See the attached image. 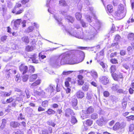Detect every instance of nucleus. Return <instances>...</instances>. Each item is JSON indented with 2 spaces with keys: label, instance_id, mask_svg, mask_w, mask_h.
I'll return each instance as SVG.
<instances>
[{
  "label": "nucleus",
  "instance_id": "f257e3e1",
  "mask_svg": "<svg viewBox=\"0 0 134 134\" xmlns=\"http://www.w3.org/2000/svg\"><path fill=\"white\" fill-rule=\"evenodd\" d=\"M100 27V24L99 23L95 25V27L93 26L91 27V29L88 33L83 36L82 33H80L79 34L77 33L76 31L72 27L66 28L65 30L68 33L72 36H74L79 38L83 39L88 41L92 40L95 38V36L97 33V30H99Z\"/></svg>",
  "mask_w": 134,
  "mask_h": 134
},
{
  "label": "nucleus",
  "instance_id": "f03ea898",
  "mask_svg": "<svg viewBox=\"0 0 134 134\" xmlns=\"http://www.w3.org/2000/svg\"><path fill=\"white\" fill-rule=\"evenodd\" d=\"M118 8V11H116L115 13V15L118 19L120 20L125 16L126 12L124 13L125 11L123 4H120L119 5Z\"/></svg>",
  "mask_w": 134,
  "mask_h": 134
},
{
  "label": "nucleus",
  "instance_id": "7ed1b4c3",
  "mask_svg": "<svg viewBox=\"0 0 134 134\" xmlns=\"http://www.w3.org/2000/svg\"><path fill=\"white\" fill-rule=\"evenodd\" d=\"M62 62V64H67L69 59H70V55L68 53H64L59 56Z\"/></svg>",
  "mask_w": 134,
  "mask_h": 134
},
{
  "label": "nucleus",
  "instance_id": "20e7f679",
  "mask_svg": "<svg viewBox=\"0 0 134 134\" xmlns=\"http://www.w3.org/2000/svg\"><path fill=\"white\" fill-rule=\"evenodd\" d=\"M52 65L54 66H60L62 64V62L59 56L54 58L52 63Z\"/></svg>",
  "mask_w": 134,
  "mask_h": 134
},
{
  "label": "nucleus",
  "instance_id": "39448f33",
  "mask_svg": "<svg viewBox=\"0 0 134 134\" xmlns=\"http://www.w3.org/2000/svg\"><path fill=\"white\" fill-rule=\"evenodd\" d=\"M83 111V113H84V114H82L83 116L86 118L88 117V114L93 112L94 109L91 106L88 108L86 110H84Z\"/></svg>",
  "mask_w": 134,
  "mask_h": 134
},
{
  "label": "nucleus",
  "instance_id": "423d86ee",
  "mask_svg": "<svg viewBox=\"0 0 134 134\" xmlns=\"http://www.w3.org/2000/svg\"><path fill=\"white\" fill-rule=\"evenodd\" d=\"M124 126L121 124H120L119 122H117L116 123L114 126L113 129L114 130H121V132H122L124 131Z\"/></svg>",
  "mask_w": 134,
  "mask_h": 134
},
{
  "label": "nucleus",
  "instance_id": "0eeeda50",
  "mask_svg": "<svg viewBox=\"0 0 134 134\" xmlns=\"http://www.w3.org/2000/svg\"><path fill=\"white\" fill-rule=\"evenodd\" d=\"M19 69L23 74H24L28 71V67L24 64H21L19 66Z\"/></svg>",
  "mask_w": 134,
  "mask_h": 134
},
{
  "label": "nucleus",
  "instance_id": "6e6552de",
  "mask_svg": "<svg viewBox=\"0 0 134 134\" xmlns=\"http://www.w3.org/2000/svg\"><path fill=\"white\" fill-rule=\"evenodd\" d=\"M65 115L67 117H69L71 116L75 115L73 110L70 108L67 109L65 110Z\"/></svg>",
  "mask_w": 134,
  "mask_h": 134
},
{
  "label": "nucleus",
  "instance_id": "1a4fd4ad",
  "mask_svg": "<svg viewBox=\"0 0 134 134\" xmlns=\"http://www.w3.org/2000/svg\"><path fill=\"white\" fill-rule=\"evenodd\" d=\"M77 100L76 98L72 99L71 101V104L73 108L76 110L78 108V107L77 106Z\"/></svg>",
  "mask_w": 134,
  "mask_h": 134
},
{
  "label": "nucleus",
  "instance_id": "9d476101",
  "mask_svg": "<svg viewBox=\"0 0 134 134\" xmlns=\"http://www.w3.org/2000/svg\"><path fill=\"white\" fill-rule=\"evenodd\" d=\"M99 81L101 83L106 85L109 82V80L105 76H102L100 78Z\"/></svg>",
  "mask_w": 134,
  "mask_h": 134
},
{
  "label": "nucleus",
  "instance_id": "9b49d317",
  "mask_svg": "<svg viewBox=\"0 0 134 134\" xmlns=\"http://www.w3.org/2000/svg\"><path fill=\"white\" fill-rule=\"evenodd\" d=\"M55 88V86L52 84H50L48 86L46 89V91L48 92L52 93L54 92Z\"/></svg>",
  "mask_w": 134,
  "mask_h": 134
},
{
  "label": "nucleus",
  "instance_id": "f8f14e48",
  "mask_svg": "<svg viewBox=\"0 0 134 134\" xmlns=\"http://www.w3.org/2000/svg\"><path fill=\"white\" fill-rule=\"evenodd\" d=\"M122 67L127 70H130L131 64L128 62H124L122 64Z\"/></svg>",
  "mask_w": 134,
  "mask_h": 134
},
{
  "label": "nucleus",
  "instance_id": "ddd939ff",
  "mask_svg": "<svg viewBox=\"0 0 134 134\" xmlns=\"http://www.w3.org/2000/svg\"><path fill=\"white\" fill-rule=\"evenodd\" d=\"M65 18L66 21L68 23H72L74 21V18L72 16L68 15H66L65 16Z\"/></svg>",
  "mask_w": 134,
  "mask_h": 134
},
{
  "label": "nucleus",
  "instance_id": "4468645a",
  "mask_svg": "<svg viewBox=\"0 0 134 134\" xmlns=\"http://www.w3.org/2000/svg\"><path fill=\"white\" fill-rule=\"evenodd\" d=\"M77 53L80 55L79 58L80 59V62H82L84 59L85 57V54L84 53L81 51H77Z\"/></svg>",
  "mask_w": 134,
  "mask_h": 134
},
{
  "label": "nucleus",
  "instance_id": "2eb2a0df",
  "mask_svg": "<svg viewBox=\"0 0 134 134\" xmlns=\"http://www.w3.org/2000/svg\"><path fill=\"white\" fill-rule=\"evenodd\" d=\"M20 125V124L19 123L15 121H12L10 123V126L14 129L19 127Z\"/></svg>",
  "mask_w": 134,
  "mask_h": 134
},
{
  "label": "nucleus",
  "instance_id": "dca6fc26",
  "mask_svg": "<svg viewBox=\"0 0 134 134\" xmlns=\"http://www.w3.org/2000/svg\"><path fill=\"white\" fill-rule=\"evenodd\" d=\"M54 17L56 20L57 21L58 24L59 25L62 24V23L61 22L62 18L61 17H60L57 14L54 15Z\"/></svg>",
  "mask_w": 134,
  "mask_h": 134
},
{
  "label": "nucleus",
  "instance_id": "f3484780",
  "mask_svg": "<svg viewBox=\"0 0 134 134\" xmlns=\"http://www.w3.org/2000/svg\"><path fill=\"white\" fill-rule=\"evenodd\" d=\"M76 59L73 57H72L70 55V59H69L68 61V62L67 63V64H75L76 63Z\"/></svg>",
  "mask_w": 134,
  "mask_h": 134
},
{
  "label": "nucleus",
  "instance_id": "a211bd4d",
  "mask_svg": "<svg viewBox=\"0 0 134 134\" xmlns=\"http://www.w3.org/2000/svg\"><path fill=\"white\" fill-rule=\"evenodd\" d=\"M76 96L79 98H82L84 96V94L81 91H79L76 93Z\"/></svg>",
  "mask_w": 134,
  "mask_h": 134
},
{
  "label": "nucleus",
  "instance_id": "6ab92c4d",
  "mask_svg": "<svg viewBox=\"0 0 134 134\" xmlns=\"http://www.w3.org/2000/svg\"><path fill=\"white\" fill-rule=\"evenodd\" d=\"M40 83V80H37L31 84L30 87L31 88H34L37 85H39Z\"/></svg>",
  "mask_w": 134,
  "mask_h": 134
},
{
  "label": "nucleus",
  "instance_id": "aec40b11",
  "mask_svg": "<svg viewBox=\"0 0 134 134\" xmlns=\"http://www.w3.org/2000/svg\"><path fill=\"white\" fill-rule=\"evenodd\" d=\"M21 40L23 43L26 44H28L29 42V39L28 36H25L21 38Z\"/></svg>",
  "mask_w": 134,
  "mask_h": 134
},
{
  "label": "nucleus",
  "instance_id": "412c9836",
  "mask_svg": "<svg viewBox=\"0 0 134 134\" xmlns=\"http://www.w3.org/2000/svg\"><path fill=\"white\" fill-rule=\"evenodd\" d=\"M2 123L0 126V130L4 129L5 126L6 124V120L5 119H3L2 120Z\"/></svg>",
  "mask_w": 134,
  "mask_h": 134
},
{
  "label": "nucleus",
  "instance_id": "4be33fe9",
  "mask_svg": "<svg viewBox=\"0 0 134 134\" xmlns=\"http://www.w3.org/2000/svg\"><path fill=\"white\" fill-rule=\"evenodd\" d=\"M7 10L6 5H2L1 7H0V11H2V15H4L5 13H6Z\"/></svg>",
  "mask_w": 134,
  "mask_h": 134
},
{
  "label": "nucleus",
  "instance_id": "5701e85b",
  "mask_svg": "<svg viewBox=\"0 0 134 134\" xmlns=\"http://www.w3.org/2000/svg\"><path fill=\"white\" fill-rule=\"evenodd\" d=\"M5 71L6 72L5 75L6 78H9L10 76L11 72H12V70L10 69H7L5 70Z\"/></svg>",
  "mask_w": 134,
  "mask_h": 134
},
{
  "label": "nucleus",
  "instance_id": "b1692460",
  "mask_svg": "<svg viewBox=\"0 0 134 134\" xmlns=\"http://www.w3.org/2000/svg\"><path fill=\"white\" fill-rule=\"evenodd\" d=\"M106 9L107 11L109 13L112 12L113 10L112 5L110 4L107 5Z\"/></svg>",
  "mask_w": 134,
  "mask_h": 134
},
{
  "label": "nucleus",
  "instance_id": "393cba45",
  "mask_svg": "<svg viewBox=\"0 0 134 134\" xmlns=\"http://www.w3.org/2000/svg\"><path fill=\"white\" fill-rule=\"evenodd\" d=\"M21 21V20L20 19H17L14 21V26L16 27H18L20 25Z\"/></svg>",
  "mask_w": 134,
  "mask_h": 134
},
{
  "label": "nucleus",
  "instance_id": "a878e982",
  "mask_svg": "<svg viewBox=\"0 0 134 134\" xmlns=\"http://www.w3.org/2000/svg\"><path fill=\"white\" fill-rule=\"evenodd\" d=\"M77 121L76 117L73 115L71 116V122L73 124H75L77 122Z\"/></svg>",
  "mask_w": 134,
  "mask_h": 134
},
{
  "label": "nucleus",
  "instance_id": "bb28decb",
  "mask_svg": "<svg viewBox=\"0 0 134 134\" xmlns=\"http://www.w3.org/2000/svg\"><path fill=\"white\" fill-rule=\"evenodd\" d=\"M48 115L53 114L55 113V111L51 109H49L45 112Z\"/></svg>",
  "mask_w": 134,
  "mask_h": 134
},
{
  "label": "nucleus",
  "instance_id": "cd10ccee",
  "mask_svg": "<svg viewBox=\"0 0 134 134\" xmlns=\"http://www.w3.org/2000/svg\"><path fill=\"white\" fill-rule=\"evenodd\" d=\"M12 92V91L11 90L9 91V92H3V95L4 97H8L11 94Z\"/></svg>",
  "mask_w": 134,
  "mask_h": 134
},
{
  "label": "nucleus",
  "instance_id": "c85d7f7f",
  "mask_svg": "<svg viewBox=\"0 0 134 134\" xmlns=\"http://www.w3.org/2000/svg\"><path fill=\"white\" fill-rule=\"evenodd\" d=\"M75 16L76 19L78 20H81V18L82 17L81 14V13L77 12L76 13Z\"/></svg>",
  "mask_w": 134,
  "mask_h": 134
},
{
  "label": "nucleus",
  "instance_id": "c756f323",
  "mask_svg": "<svg viewBox=\"0 0 134 134\" xmlns=\"http://www.w3.org/2000/svg\"><path fill=\"white\" fill-rule=\"evenodd\" d=\"M127 38L129 40H133L134 39V34L133 33L129 34Z\"/></svg>",
  "mask_w": 134,
  "mask_h": 134
},
{
  "label": "nucleus",
  "instance_id": "7c9ffc66",
  "mask_svg": "<svg viewBox=\"0 0 134 134\" xmlns=\"http://www.w3.org/2000/svg\"><path fill=\"white\" fill-rule=\"evenodd\" d=\"M111 76L113 79L115 81H117L118 80V76L116 74L113 72Z\"/></svg>",
  "mask_w": 134,
  "mask_h": 134
},
{
  "label": "nucleus",
  "instance_id": "2f4dec72",
  "mask_svg": "<svg viewBox=\"0 0 134 134\" xmlns=\"http://www.w3.org/2000/svg\"><path fill=\"white\" fill-rule=\"evenodd\" d=\"M110 99L113 102H116L118 101V98L114 95H112L110 97Z\"/></svg>",
  "mask_w": 134,
  "mask_h": 134
},
{
  "label": "nucleus",
  "instance_id": "473e14b6",
  "mask_svg": "<svg viewBox=\"0 0 134 134\" xmlns=\"http://www.w3.org/2000/svg\"><path fill=\"white\" fill-rule=\"evenodd\" d=\"M37 75L34 74L32 75L30 79V82H32L34 81L37 78Z\"/></svg>",
  "mask_w": 134,
  "mask_h": 134
},
{
  "label": "nucleus",
  "instance_id": "72a5a7b5",
  "mask_svg": "<svg viewBox=\"0 0 134 134\" xmlns=\"http://www.w3.org/2000/svg\"><path fill=\"white\" fill-rule=\"evenodd\" d=\"M98 114L96 113L92 114L91 115V119L93 120L97 119L98 118Z\"/></svg>",
  "mask_w": 134,
  "mask_h": 134
},
{
  "label": "nucleus",
  "instance_id": "f704fd0d",
  "mask_svg": "<svg viewBox=\"0 0 134 134\" xmlns=\"http://www.w3.org/2000/svg\"><path fill=\"white\" fill-rule=\"evenodd\" d=\"M91 74L92 76L94 78H96L97 77L98 74L96 71L93 70L92 71H91Z\"/></svg>",
  "mask_w": 134,
  "mask_h": 134
},
{
  "label": "nucleus",
  "instance_id": "c9c22d12",
  "mask_svg": "<svg viewBox=\"0 0 134 134\" xmlns=\"http://www.w3.org/2000/svg\"><path fill=\"white\" fill-rule=\"evenodd\" d=\"M33 49V47L32 46H27L26 47V50L28 52L31 51Z\"/></svg>",
  "mask_w": 134,
  "mask_h": 134
},
{
  "label": "nucleus",
  "instance_id": "e433bc0d",
  "mask_svg": "<svg viewBox=\"0 0 134 134\" xmlns=\"http://www.w3.org/2000/svg\"><path fill=\"white\" fill-rule=\"evenodd\" d=\"M59 4L60 5L63 6H65L66 5L65 1L64 0H60L59 2Z\"/></svg>",
  "mask_w": 134,
  "mask_h": 134
},
{
  "label": "nucleus",
  "instance_id": "4c0bfd02",
  "mask_svg": "<svg viewBox=\"0 0 134 134\" xmlns=\"http://www.w3.org/2000/svg\"><path fill=\"white\" fill-rule=\"evenodd\" d=\"M48 103L47 101L45 100L42 102V106L44 107H47L48 106Z\"/></svg>",
  "mask_w": 134,
  "mask_h": 134
},
{
  "label": "nucleus",
  "instance_id": "58836bf2",
  "mask_svg": "<svg viewBox=\"0 0 134 134\" xmlns=\"http://www.w3.org/2000/svg\"><path fill=\"white\" fill-rule=\"evenodd\" d=\"M88 88V85L84 84L82 87V90L85 91H87Z\"/></svg>",
  "mask_w": 134,
  "mask_h": 134
},
{
  "label": "nucleus",
  "instance_id": "ea45409f",
  "mask_svg": "<svg viewBox=\"0 0 134 134\" xmlns=\"http://www.w3.org/2000/svg\"><path fill=\"white\" fill-rule=\"evenodd\" d=\"M100 64V65H101L102 68L105 70V69H106L107 68V65L105 64L103 62H100L99 63Z\"/></svg>",
  "mask_w": 134,
  "mask_h": 134
},
{
  "label": "nucleus",
  "instance_id": "a19ab883",
  "mask_svg": "<svg viewBox=\"0 0 134 134\" xmlns=\"http://www.w3.org/2000/svg\"><path fill=\"white\" fill-rule=\"evenodd\" d=\"M73 71H64L63 72L62 74L64 75H66L71 73Z\"/></svg>",
  "mask_w": 134,
  "mask_h": 134
},
{
  "label": "nucleus",
  "instance_id": "79ce46f5",
  "mask_svg": "<svg viewBox=\"0 0 134 134\" xmlns=\"http://www.w3.org/2000/svg\"><path fill=\"white\" fill-rule=\"evenodd\" d=\"M127 120L128 121H130L131 120H134V115H131L126 117Z\"/></svg>",
  "mask_w": 134,
  "mask_h": 134
},
{
  "label": "nucleus",
  "instance_id": "37998d69",
  "mask_svg": "<svg viewBox=\"0 0 134 134\" xmlns=\"http://www.w3.org/2000/svg\"><path fill=\"white\" fill-rule=\"evenodd\" d=\"M93 121L91 120L88 119L87 120L86 124L88 126H90L92 124Z\"/></svg>",
  "mask_w": 134,
  "mask_h": 134
},
{
  "label": "nucleus",
  "instance_id": "c03bdc74",
  "mask_svg": "<svg viewBox=\"0 0 134 134\" xmlns=\"http://www.w3.org/2000/svg\"><path fill=\"white\" fill-rule=\"evenodd\" d=\"M34 29V26H29L27 29V31L29 33L32 31Z\"/></svg>",
  "mask_w": 134,
  "mask_h": 134
},
{
  "label": "nucleus",
  "instance_id": "a18cd8bd",
  "mask_svg": "<svg viewBox=\"0 0 134 134\" xmlns=\"http://www.w3.org/2000/svg\"><path fill=\"white\" fill-rule=\"evenodd\" d=\"M129 129L130 131H132L134 129V125L133 124H130L129 126Z\"/></svg>",
  "mask_w": 134,
  "mask_h": 134
},
{
  "label": "nucleus",
  "instance_id": "49530a36",
  "mask_svg": "<svg viewBox=\"0 0 134 134\" xmlns=\"http://www.w3.org/2000/svg\"><path fill=\"white\" fill-rule=\"evenodd\" d=\"M96 123L98 125L100 126H102L104 124L103 121H101L99 120H97Z\"/></svg>",
  "mask_w": 134,
  "mask_h": 134
},
{
  "label": "nucleus",
  "instance_id": "de8ad7c7",
  "mask_svg": "<svg viewBox=\"0 0 134 134\" xmlns=\"http://www.w3.org/2000/svg\"><path fill=\"white\" fill-rule=\"evenodd\" d=\"M111 46L113 47H115L116 48H119V46L118 45V43L117 42L112 43Z\"/></svg>",
  "mask_w": 134,
  "mask_h": 134
},
{
  "label": "nucleus",
  "instance_id": "09e8293b",
  "mask_svg": "<svg viewBox=\"0 0 134 134\" xmlns=\"http://www.w3.org/2000/svg\"><path fill=\"white\" fill-rule=\"evenodd\" d=\"M28 75H24L23 77V81L24 82L26 81L28 79Z\"/></svg>",
  "mask_w": 134,
  "mask_h": 134
},
{
  "label": "nucleus",
  "instance_id": "8fccbe9b",
  "mask_svg": "<svg viewBox=\"0 0 134 134\" xmlns=\"http://www.w3.org/2000/svg\"><path fill=\"white\" fill-rule=\"evenodd\" d=\"M29 71L30 73H33L34 71V68L33 66H30L29 67Z\"/></svg>",
  "mask_w": 134,
  "mask_h": 134
},
{
  "label": "nucleus",
  "instance_id": "3c124183",
  "mask_svg": "<svg viewBox=\"0 0 134 134\" xmlns=\"http://www.w3.org/2000/svg\"><path fill=\"white\" fill-rule=\"evenodd\" d=\"M110 62L113 64H116L118 63L117 60L115 59H112L110 60Z\"/></svg>",
  "mask_w": 134,
  "mask_h": 134
},
{
  "label": "nucleus",
  "instance_id": "603ef678",
  "mask_svg": "<svg viewBox=\"0 0 134 134\" xmlns=\"http://www.w3.org/2000/svg\"><path fill=\"white\" fill-rule=\"evenodd\" d=\"M30 61H32V62L34 63H38V60H36L35 57L30 58L29 59Z\"/></svg>",
  "mask_w": 134,
  "mask_h": 134
},
{
  "label": "nucleus",
  "instance_id": "864d4df0",
  "mask_svg": "<svg viewBox=\"0 0 134 134\" xmlns=\"http://www.w3.org/2000/svg\"><path fill=\"white\" fill-rule=\"evenodd\" d=\"M120 54L121 56H124L126 54V51L124 50H122L120 51Z\"/></svg>",
  "mask_w": 134,
  "mask_h": 134
},
{
  "label": "nucleus",
  "instance_id": "5fc2aeb1",
  "mask_svg": "<svg viewBox=\"0 0 134 134\" xmlns=\"http://www.w3.org/2000/svg\"><path fill=\"white\" fill-rule=\"evenodd\" d=\"M39 57L40 59H43L46 58V57L44 55H42V53H40L39 54Z\"/></svg>",
  "mask_w": 134,
  "mask_h": 134
},
{
  "label": "nucleus",
  "instance_id": "6e6d98bb",
  "mask_svg": "<svg viewBox=\"0 0 134 134\" xmlns=\"http://www.w3.org/2000/svg\"><path fill=\"white\" fill-rule=\"evenodd\" d=\"M13 134H23V132L18 130L14 131L13 133Z\"/></svg>",
  "mask_w": 134,
  "mask_h": 134
},
{
  "label": "nucleus",
  "instance_id": "4d7b16f0",
  "mask_svg": "<svg viewBox=\"0 0 134 134\" xmlns=\"http://www.w3.org/2000/svg\"><path fill=\"white\" fill-rule=\"evenodd\" d=\"M7 7L9 8H12V6L13 4L10 1H8L7 2Z\"/></svg>",
  "mask_w": 134,
  "mask_h": 134
},
{
  "label": "nucleus",
  "instance_id": "13d9d810",
  "mask_svg": "<svg viewBox=\"0 0 134 134\" xmlns=\"http://www.w3.org/2000/svg\"><path fill=\"white\" fill-rule=\"evenodd\" d=\"M103 95L105 97H107L109 96V93L108 91H105L103 93Z\"/></svg>",
  "mask_w": 134,
  "mask_h": 134
},
{
  "label": "nucleus",
  "instance_id": "bf43d9fd",
  "mask_svg": "<svg viewBox=\"0 0 134 134\" xmlns=\"http://www.w3.org/2000/svg\"><path fill=\"white\" fill-rule=\"evenodd\" d=\"M15 80L18 82H19L21 81L20 78L18 75H17L16 76Z\"/></svg>",
  "mask_w": 134,
  "mask_h": 134
},
{
  "label": "nucleus",
  "instance_id": "052dcab7",
  "mask_svg": "<svg viewBox=\"0 0 134 134\" xmlns=\"http://www.w3.org/2000/svg\"><path fill=\"white\" fill-rule=\"evenodd\" d=\"M116 67V66L114 65H113L111 66L110 69L111 71V72H114L115 71Z\"/></svg>",
  "mask_w": 134,
  "mask_h": 134
},
{
  "label": "nucleus",
  "instance_id": "680f3d73",
  "mask_svg": "<svg viewBox=\"0 0 134 134\" xmlns=\"http://www.w3.org/2000/svg\"><path fill=\"white\" fill-rule=\"evenodd\" d=\"M79 85H82L84 83V81L82 80H78L77 81Z\"/></svg>",
  "mask_w": 134,
  "mask_h": 134
},
{
  "label": "nucleus",
  "instance_id": "e2e57ef3",
  "mask_svg": "<svg viewBox=\"0 0 134 134\" xmlns=\"http://www.w3.org/2000/svg\"><path fill=\"white\" fill-rule=\"evenodd\" d=\"M133 59L131 57H128L124 59V60L125 62H128L131 60Z\"/></svg>",
  "mask_w": 134,
  "mask_h": 134
},
{
  "label": "nucleus",
  "instance_id": "0e129e2a",
  "mask_svg": "<svg viewBox=\"0 0 134 134\" xmlns=\"http://www.w3.org/2000/svg\"><path fill=\"white\" fill-rule=\"evenodd\" d=\"M133 89V88L132 87H130L129 89V93L131 94H132L133 93L134 90Z\"/></svg>",
  "mask_w": 134,
  "mask_h": 134
},
{
  "label": "nucleus",
  "instance_id": "69168bd1",
  "mask_svg": "<svg viewBox=\"0 0 134 134\" xmlns=\"http://www.w3.org/2000/svg\"><path fill=\"white\" fill-rule=\"evenodd\" d=\"M121 37L118 35H116L115 38V40L116 41H118L120 40Z\"/></svg>",
  "mask_w": 134,
  "mask_h": 134
},
{
  "label": "nucleus",
  "instance_id": "338daca9",
  "mask_svg": "<svg viewBox=\"0 0 134 134\" xmlns=\"http://www.w3.org/2000/svg\"><path fill=\"white\" fill-rule=\"evenodd\" d=\"M117 92L120 93H122L124 94H125V91H124L122 89H120L118 90Z\"/></svg>",
  "mask_w": 134,
  "mask_h": 134
},
{
  "label": "nucleus",
  "instance_id": "774afa93",
  "mask_svg": "<svg viewBox=\"0 0 134 134\" xmlns=\"http://www.w3.org/2000/svg\"><path fill=\"white\" fill-rule=\"evenodd\" d=\"M80 21L82 27H85L87 26L86 24L82 20H80Z\"/></svg>",
  "mask_w": 134,
  "mask_h": 134
}]
</instances>
